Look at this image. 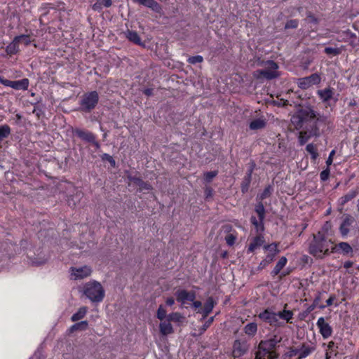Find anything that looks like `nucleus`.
<instances>
[{
	"mask_svg": "<svg viewBox=\"0 0 359 359\" xmlns=\"http://www.w3.org/2000/svg\"><path fill=\"white\" fill-rule=\"evenodd\" d=\"M273 191V187L271 185H268L264 189L263 192L259 196V198L261 201L269 197Z\"/></svg>",
	"mask_w": 359,
	"mask_h": 359,
	"instance_id": "40",
	"label": "nucleus"
},
{
	"mask_svg": "<svg viewBox=\"0 0 359 359\" xmlns=\"http://www.w3.org/2000/svg\"><path fill=\"white\" fill-rule=\"evenodd\" d=\"M159 330L161 334L163 336H166L174 332L172 325L168 319L161 322L159 324Z\"/></svg>",
	"mask_w": 359,
	"mask_h": 359,
	"instance_id": "20",
	"label": "nucleus"
},
{
	"mask_svg": "<svg viewBox=\"0 0 359 359\" xmlns=\"http://www.w3.org/2000/svg\"><path fill=\"white\" fill-rule=\"evenodd\" d=\"M276 314L278 315V318L279 317L283 320H285L287 322H289L290 320H291L293 316V313L292 311L285 310V309H284L282 311H279Z\"/></svg>",
	"mask_w": 359,
	"mask_h": 359,
	"instance_id": "37",
	"label": "nucleus"
},
{
	"mask_svg": "<svg viewBox=\"0 0 359 359\" xmlns=\"http://www.w3.org/2000/svg\"><path fill=\"white\" fill-rule=\"evenodd\" d=\"M299 349L300 351L298 359H302L311 354L315 350V346H306L305 344H302Z\"/></svg>",
	"mask_w": 359,
	"mask_h": 359,
	"instance_id": "24",
	"label": "nucleus"
},
{
	"mask_svg": "<svg viewBox=\"0 0 359 359\" xmlns=\"http://www.w3.org/2000/svg\"><path fill=\"white\" fill-rule=\"evenodd\" d=\"M255 211L258 215L259 220H260L261 231H264V220L265 218V208L263 203L260 201L255 205Z\"/></svg>",
	"mask_w": 359,
	"mask_h": 359,
	"instance_id": "19",
	"label": "nucleus"
},
{
	"mask_svg": "<svg viewBox=\"0 0 359 359\" xmlns=\"http://www.w3.org/2000/svg\"><path fill=\"white\" fill-rule=\"evenodd\" d=\"M299 21L297 19L288 20L285 25V29H296L298 27Z\"/></svg>",
	"mask_w": 359,
	"mask_h": 359,
	"instance_id": "45",
	"label": "nucleus"
},
{
	"mask_svg": "<svg viewBox=\"0 0 359 359\" xmlns=\"http://www.w3.org/2000/svg\"><path fill=\"white\" fill-rule=\"evenodd\" d=\"M102 160L108 161L112 167L116 166V161L111 156L108 154H104L102 156Z\"/></svg>",
	"mask_w": 359,
	"mask_h": 359,
	"instance_id": "46",
	"label": "nucleus"
},
{
	"mask_svg": "<svg viewBox=\"0 0 359 359\" xmlns=\"http://www.w3.org/2000/svg\"><path fill=\"white\" fill-rule=\"evenodd\" d=\"M321 78L317 73L312 74L311 75L303 78L298 79V86L302 89H307L313 85L320 83Z\"/></svg>",
	"mask_w": 359,
	"mask_h": 359,
	"instance_id": "8",
	"label": "nucleus"
},
{
	"mask_svg": "<svg viewBox=\"0 0 359 359\" xmlns=\"http://www.w3.org/2000/svg\"><path fill=\"white\" fill-rule=\"evenodd\" d=\"M47 262V259H34L33 261H32V263L33 264L36 265V266H40V265H43L44 264H46Z\"/></svg>",
	"mask_w": 359,
	"mask_h": 359,
	"instance_id": "55",
	"label": "nucleus"
},
{
	"mask_svg": "<svg viewBox=\"0 0 359 359\" xmlns=\"http://www.w3.org/2000/svg\"><path fill=\"white\" fill-rule=\"evenodd\" d=\"M317 326L319 328V332L324 339H327L332 335V328L325 322L323 317L318 318L317 321Z\"/></svg>",
	"mask_w": 359,
	"mask_h": 359,
	"instance_id": "13",
	"label": "nucleus"
},
{
	"mask_svg": "<svg viewBox=\"0 0 359 359\" xmlns=\"http://www.w3.org/2000/svg\"><path fill=\"white\" fill-rule=\"evenodd\" d=\"M257 330V325L255 323H250L247 324L244 327V331L246 334L253 336Z\"/></svg>",
	"mask_w": 359,
	"mask_h": 359,
	"instance_id": "33",
	"label": "nucleus"
},
{
	"mask_svg": "<svg viewBox=\"0 0 359 359\" xmlns=\"http://www.w3.org/2000/svg\"><path fill=\"white\" fill-rule=\"evenodd\" d=\"M102 6L109 8L112 5V0H99Z\"/></svg>",
	"mask_w": 359,
	"mask_h": 359,
	"instance_id": "58",
	"label": "nucleus"
},
{
	"mask_svg": "<svg viewBox=\"0 0 359 359\" xmlns=\"http://www.w3.org/2000/svg\"><path fill=\"white\" fill-rule=\"evenodd\" d=\"M266 125V121L262 118H257L250 123L249 128L251 130H259L264 128Z\"/></svg>",
	"mask_w": 359,
	"mask_h": 359,
	"instance_id": "27",
	"label": "nucleus"
},
{
	"mask_svg": "<svg viewBox=\"0 0 359 359\" xmlns=\"http://www.w3.org/2000/svg\"><path fill=\"white\" fill-rule=\"evenodd\" d=\"M262 65L267 66L264 69H257L253 72V76L257 79H266V80H272L279 76L277 72L278 65L273 60L262 61Z\"/></svg>",
	"mask_w": 359,
	"mask_h": 359,
	"instance_id": "3",
	"label": "nucleus"
},
{
	"mask_svg": "<svg viewBox=\"0 0 359 359\" xmlns=\"http://www.w3.org/2000/svg\"><path fill=\"white\" fill-rule=\"evenodd\" d=\"M324 52L327 55H337L341 54V50L339 48L326 47Z\"/></svg>",
	"mask_w": 359,
	"mask_h": 359,
	"instance_id": "42",
	"label": "nucleus"
},
{
	"mask_svg": "<svg viewBox=\"0 0 359 359\" xmlns=\"http://www.w3.org/2000/svg\"><path fill=\"white\" fill-rule=\"evenodd\" d=\"M167 319L170 322L181 323L184 320L185 318L180 313L173 312L168 315Z\"/></svg>",
	"mask_w": 359,
	"mask_h": 359,
	"instance_id": "32",
	"label": "nucleus"
},
{
	"mask_svg": "<svg viewBox=\"0 0 359 359\" xmlns=\"http://www.w3.org/2000/svg\"><path fill=\"white\" fill-rule=\"evenodd\" d=\"M265 355H264L262 350L259 349V351L256 353L255 359H264Z\"/></svg>",
	"mask_w": 359,
	"mask_h": 359,
	"instance_id": "63",
	"label": "nucleus"
},
{
	"mask_svg": "<svg viewBox=\"0 0 359 359\" xmlns=\"http://www.w3.org/2000/svg\"><path fill=\"white\" fill-rule=\"evenodd\" d=\"M128 179L129 180L130 182H133L136 185H138V184L142 180L140 177L133 175H128Z\"/></svg>",
	"mask_w": 359,
	"mask_h": 359,
	"instance_id": "54",
	"label": "nucleus"
},
{
	"mask_svg": "<svg viewBox=\"0 0 359 359\" xmlns=\"http://www.w3.org/2000/svg\"><path fill=\"white\" fill-rule=\"evenodd\" d=\"M299 351H300L299 348H290V352H289V355L290 357L294 356V355H296L298 353L299 354Z\"/></svg>",
	"mask_w": 359,
	"mask_h": 359,
	"instance_id": "59",
	"label": "nucleus"
},
{
	"mask_svg": "<svg viewBox=\"0 0 359 359\" xmlns=\"http://www.w3.org/2000/svg\"><path fill=\"white\" fill-rule=\"evenodd\" d=\"M334 154H335V151L334 150H332L330 152V155H329V156H328V158H327V159L326 161V164H327V167H329L330 165H332V161H333V156H334Z\"/></svg>",
	"mask_w": 359,
	"mask_h": 359,
	"instance_id": "56",
	"label": "nucleus"
},
{
	"mask_svg": "<svg viewBox=\"0 0 359 359\" xmlns=\"http://www.w3.org/2000/svg\"><path fill=\"white\" fill-rule=\"evenodd\" d=\"M236 239V236L231 233L228 234L225 238L226 243L230 246L233 245L235 243Z\"/></svg>",
	"mask_w": 359,
	"mask_h": 359,
	"instance_id": "50",
	"label": "nucleus"
},
{
	"mask_svg": "<svg viewBox=\"0 0 359 359\" xmlns=\"http://www.w3.org/2000/svg\"><path fill=\"white\" fill-rule=\"evenodd\" d=\"M214 317H210L203 325V330H205L213 322Z\"/></svg>",
	"mask_w": 359,
	"mask_h": 359,
	"instance_id": "61",
	"label": "nucleus"
},
{
	"mask_svg": "<svg viewBox=\"0 0 359 359\" xmlns=\"http://www.w3.org/2000/svg\"><path fill=\"white\" fill-rule=\"evenodd\" d=\"M216 302L212 297H209L204 304L203 309H199L198 313L202 314L203 319L205 318L212 311Z\"/></svg>",
	"mask_w": 359,
	"mask_h": 359,
	"instance_id": "16",
	"label": "nucleus"
},
{
	"mask_svg": "<svg viewBox=\"0 0 359 359\" xmlns=\"http://www.w3.org/2000/svg\"><path fill=\"white\" fill-rule=\"evenodd\" d=\"M311 137H313V136L311 135V134L309 133L308 130H306L305 131H301L299 133V144L300 145H304V144H306L307 142V141Z\"/></svg>",
	"mask_w": 359,
	"mask_h": 359,
	"instance_id": "36",
	"label": "nucleus"
},
{
	"mask_svg": "<svg viewBox=\"0 0 359 359\" xmlns=\"http://www.w3.org/2000/svg\"><path fill=\"white\" fill-rule=\"evenodd\" d=\"M73 133L81 140L88 143L94 142V139H96L95 135L93 133L80 128H75Z\"/></svg>",
	"mask_w": 359,
	"mask_h": 359,
	"instance_id": "15",
	"label": "nucleus"
},
{
	"mask_svg": "<svg viewBox=\"0 0 359 359\" xmlns=\"http://www.w3.org/2000/svg\"><path fill=\"white\" fill-rule=\"evenodd\" d=\"M353 221L354 219L350 215L346 216L344 219L339 227V232L342 237H345L348 235L349 232V226L352 224Z\"/></svg>",
	"mask_w": 359,
	"mask_h": 359,
	"instance_id": "17",
	"label": "nucleus"
},
{
	"mask_svg": "<svg viewBox=\"0 0 359 359\" xmlns=\"http://www.w3.org/2000/svg\"><path fill=\"white\" fill-rule=\"evenodd\" d=\"M83 294L91 302L98 303L104 297V290L100 283L93 280L84 285Z\"/></svg>",
	"mask_w": 359,
	"mask_h": 359,
	"instance_id": "2",
	"label": "nucleus"
},
{
	"mask_svg": "<svg viewBox=\"0 0 359 359\" xmlns=\"http://www.w3.org/2000/svg\"><path fill=\"white\" fill-rule=\"evenodd\" d=\"M167 316L165 309L163 308V305H160L156 313L157 318L163 321L165 320V318L167 319Z\"/></svg>",
	"mask_w": 359,
	"mask_h": 359,
	"instance_id": "39",
	"label": "nucleus"
},
{
	"mask_svg": "<svg viewBox=\"0 0 359 359\" xmlns=\"http://www.w3.org/2000/svg\"><path fill=\"white\" fill-rule=\"evenodd\" d=\"M330 170L327 167L325 170H323L320 174V180L323 182L326 181L330 176Z\"/></svg>",
	"mask_w": 359,
	"mask_h": 359,
	"instance_id": "49",
	"label": "nucleus"
},
{
	"mask_svg": "<svg viewBox=\"0 0 359 359\" xmlns=\"http://www.w3.org/2000/svg\"><path fill=\"white\" fill-rule=\"evenodd\" d=\"M72 276H74V280L83 279L90 276L92 269L88 266H83L82 267H71Z\"/></svg>",
	"mask_w": 359,
	"mask_h": 359,
	"instance_id": "12",
	"label": "nucleus"
},
{
	"mask_svg": "<svg viewBox=\"0 0 359 359\" xmlns=\"http://www.w3.org/2000/svg\"><path fill=\"white\" fill-rule=\"evenodd\" d=\"M306 17L309 20V22H313L314 24L318 23V20L312 14L311 12H308L306 13Z\"/></svg>",
	"mask_w": 359,
	"mask_h": 359,
	"instance_id": "53",
	"label": "nucleus"
},
{
	"mask_svg": "<svg viewBox=\"0 0 359 359\" xmlns=\"http://www.w3.org/2000/svg\"><path fill=\"white\" fill-rule=\"evenodd\" d=\"M312 121H313L312 123L306 126V130L313 137H319L320 135V128L322 126H326L330 123L327 116L320 114Z\"/></svg>",
	"mask_w": 359,
	"mask_h": 359,
	"instance_id": "5",
	"label": "nucleus"
},
{
	"mask_svg": "<svg viewBox=\"0 0 359 359\" xmlns=\"http://www.w3.org/2000/svg\"><path fill=\"white\" fill-rule=\"evenodd\" d=\"M306 150L308 153H309L311 155V158L313 161H315L318 158V153L317 152L316 146L313 144H307L306 147Z\"/></svg>",
	"mask_w": 359,
	"mask_h": 359,
	"instance_id": "38",
	"label": "nucleus"
},
{
	"mask_svg": "<svg viewBox=\"0 0 359 359\" xmlns=\"http://www.w3.org/2000/svg\"><path fill=\"white\" fill-rule=\"evenodd\" d=\"M88 327V323L87 320H83L79 323H76L72 325L69 328L70 332H74L76 331H85L87 330Z\"/></svg>",
	"mask_w": 359,
	"mask_h": 359,
	"instance_id": "26",
	"label": "nucleus"
},
{
	"mask_svg": "<svg viewBox=\"0 0 359 359\" xmlns=\"http://www.w3.org/2000/svg\"><path fill=\"white\" fill-rule=\"evenodd\" d=\"M141 190H151V186L149 183L147 182H144L142 180L140 181V182L137 185Z\"/></svg>",
	"mask_w": 359,
	"mask_h": 359,
	"instance_id": "51",
	"label": "nucleus"
},
{
	"mask_svg": "<svg viewBox=\"0 0 359 359\" xmlns=\"http://www.w3.org/2000/svg\"><path fill=\"white\" fill-rule=\"evenodd\" d=\"M258 316L261 320L269 323L271 325H275L278 320V315L269 309H265Z\"/></svg>",
	"mask_w": 359,
	"mask_h": 359,
	"instance_id": "14",
	"label": "nucleus"
},
{
	"mask_svg": "<svg viewBox=\"0 0 359 359\" xmlns=\"http://www.w3.org/2000/svg\"><path fill=\"white\" fill-rule=\"evenodd\" d=\"M218 175L217 170L207 172L204 173V180L206 182L210 183L212 181L213 178Z\"/></svg>",
	"mask_w": 359,
	"mask_h": 359,
	"instance_id": "41",
	"label": "nucleus"
},
{
	"mask_svg": "<svg viewBox=\"0 0 359 359\" xmlns=\"http://www.w3.org/2000/svg\"><path fill=\"white\" fill-rule=\"evenodd\" d=\"M251 180L252 177L245 175L241 184V189L243 194L248 192L251 183Z\"/></svg>",
	"mask_w": 359,
	"mask_h": 359,
	"instance_id": "34",
	"label": "nucleus"
},
{
	"mask_svg": "<svg viewBox=\"0 0 359 359\" xmlns=\"http://www.w3.org/2000/svg\"><path fill=\"white\" fill-rule=\"evenodd\" d=\"M291 122L294 126L296 129H300L302 128L304 121L297 110L296 113L292 116Z\"/></svg>",
	"mask_w": 359,
	"mask_h": 359,
	"instance_id": "30",
	"label": "nucleus"
},
{
	"mask_svg": "<svg viewBox=\"0 0 359 359\" xmlns=\"http://www.w3.org/2000/svg\"><path fill=\"white\" fill-rule=\"evenodd\" d=\"M358 191L357 189L350 191L348 194L341 197V204L344 205V203L352 200L358 195Z\"/></svg>",
	"mask_w": 359,
	"mask_h": 359,
	"instance_id": "35",
	"label": "nucleus"
},
{
	"mask_svg": "<svg viewBox=\"0 0 359 359\" xmlns=\"http://www.w3.org/2000/svg\"><path fill=\"white\" fill-rule=\"evenodd\" d=\"M204 193L206 198H211L213 196V189L210 187H205Z\"/></svg>",
	"mask_w": 359,
	"mask_h": 359,
	"instance_id": "52",
	"label": "nucleus"
},
{
	"mask_svg": "<svg viewBox=\"0 0 359 359\" xmlns=\"http://www.w3.org/2000/svg\"><path fill=\"white\" fill-rule=\"evenodd\" d=\"M281 340V337L274 335L269 339L261 341L258 348L259 349L262 350L264 355H268L269 359H273L272 357V352H271V351L275 348Z\"/></svg>",
	"mask_w": 359,
	"mask_h": 359,
	"instance_id": "6",
	"label": "nucleus"
},
{
	"mask_svg": "<svg viewBox=\"0 0 359 359\" xmlns=\"http://www.w3.org/2000/svg\"><path fill=\"white\" fill-rule=\"evenodd\" d=\"M287 264V259L285 257H282L279 261L277 262L276 265L273 268V269L271 271V275L273 276H275L278 275L281 269L286 265Z\"/></svg>",
	"mask_w": 359,
	"mask_h": 359,
	"instance_id": "28",
	"label": "nucleus"
},
{
	"mask_svg": "<svg viewBox=\"0 0 359 359\" xmlns=\"http://www.w3.org/2000/svg\"><path fill=\"white\" fill-rule=\"evenodd\" d=\"M15 37H16L18 43H23L26 46H28L31 43L29 35L22 34L20 36H17Z\"/></svg>",
	"mask_w": 359,
	"mask_h": 359,
	"instance_id": "44",
	"label": "nucleus"
},
{
	"mask_svg": "<svg viewBox=\"0 0 359 359\" xmlns=\"http://www.w3.org/2000/svg\"><path fill=\"white\" fill-rule=\"evenodd\" d=\"M331 243V240L327 239L319 231L313 235V239L309 245V253L317 258L323 259L331 252L329 251V245Z\"/></svg>",
	"mask_w": 359,
	"mask_h": 359,
	"instance_id": "1",
	"label": "nucleus"
},
{
	"mask_svg": "<svg viewBox=\"0 0 359 359\" xmlns=\"http://www.w3.org/2000/svg\"><path fill=\"white\" fill-rule=\"evenodd\" d=\"M203 61V57L201 55L192 56L188 59V62L193 65L196 63H201Z\"/></svg>",
	"mask_w": 359,
	"mask_h": 359,
	"instance_id": "47",
	"label": "nucleus"
},
{
	"mask_svg": "<svg viewBox=\"0 0 359 359\" xmlns=\"http://www.w3.org/2000/svg\"><path fill=\"white\" fill-rule=\"evenodd\" d=\"M255 167H256L255 163L254 162V161H251L248 163V168L245 175L250 176V177H252V172H253Z\"/></svg>",
	"mask_w": 359,
	"mask_h": 359,
	"instance_id": "48",
	"label": "nucleus"
},
{
	"mask_svg": "<svg viewBox=\"0 0 359 359\" xmlns=\"http://www.w3.org/2000/svg\"><path fill=\"white\" fill-rule=\"evenodd\" d=\"M126 37L130 41L137 45H142L141 39L136 32L128 30L126 33Z\"/></svg>",
	"mask_w": 359,
	"mask_h": 359,
	"instance_id": "29",
	"label": "nucleus"
},
{
	"mask_svg": "<svg viewBox=\"0 0 359 359\" xmlns=\"http://www.w3.org/2000/svg\"><path fill=\"white\" fill-rule=\"evenodd\" d=\"M299 108L297 109L298 113L300 114L304 123L311 121L315 119L316 116L319 114L313 109V107L310 105L302 106L299 105Z\"/></svg>",
	"mask_w": 359,
	"mask_h": 359,
	"instance_id": "10",
	"label": "nucleus"
},
{
	"mask_svg": "<svg viewBox=\"0 0 359 359\" xmlns=\"http://www.w3.org/2000/svg\"><path fill=\"white\" fill-rule=\"evenodd\" d=\"M8 248H11L10 245L7 242H4L1 244V250L4 252H6L9 255Z\"/></svg>",
	"mask_w": 359,
	"mask_h": 359,
	"instance_id": "57",
	"label": "nucleus"
},
{
	"mask_svg": "<svg viewBox=\"0 0 359 359\" xmlns=\"http://www.w3.org/2000/svg\"><path fill=\"white\" fill-rule=\"evenodd\" d=\"M87 311H88V309L86 306H82V307L79 308L78 311L76 313H75L74 314H73L72 316L71 317L72 321L76 322V321H78V320L82 319L83 318H84V316H86V314L87 313Z\"/></svg>",
	"mask_w": 359,
	"mask_h": 359,
	"instance_id": "31",
	"label": "nucleus"
},
{
	"mask_svg": "<svg viewBox=\"0 0 359 359\" xmlns=\"http://www.w3.org/2000/svg\"><path fill=\"white\" fill-rule=\"evenodd\" d=\"M264 243V236L262 234H259L255 237L252 241L250 243L248 247L249 252H253L255 249L260 247Z\"/></svg>",
	"mask_w": 359,
	"mask_h": 359,
	"instance_id": "22",
	"label": "nucleus"
},
{
	"mask_svg": "<svg viewBox=\"0 0 359 359\" xmlns=\"http://www.w3.org/2000/svg\"><path fill=\"white\" fill-rule=\"evenodd\" d=\"M316 307V306L313 304H312L311 305H310L307 309L306 310L304 311V315H308L309 313H310L312 311L314 310V309Z\"/></svg>",
	"mask_w": 359,
	"mask_h": 359,
	"instance_id": "62",
	"label": "nucleus"
},
{
	"mask_svg": "<svg viewBox=\"0 0 359 359\" xmlns=\"http://www.w3.org/2000/svg\"><path fill=\"white\" fill-rule=\"evenodd\" d=\"M264 248L265 250L269 251V252L266 256L265 259L259 264V268H264L266 265L271 263L276 255L280 252V250L278 249V244L276 243H273L271 244L264 245Z\"/></svg>",
	"mask_w": 359,
	"mask_h": 359,
	"instance_id": "9",
	"label": "nucleus"
},
{
	"mask_svg": "<svg viewBox=\"0 0 359 359\" xmlns=\"http://www.w3.org/2000/svg\"><path fill=\"white\" fill-rule=\"evenodd\" d=\"M18 44L19 43L16 37H15L13 41L6 46V53L10 55L16 54L19 51Z\"/></svg>",
	"mask_w": 359,
	"mask_h": 359,
	"instance_id": "25",
	"label": "nucleus"
},
{
	"mask_svg": "<svg viewBox=\"0 0 359 359\" xmlns=\"http://www.w3.org/2000/svg\"><path fill=\"white\" fill-rule=\"evenodd\" d=\"M317 94L323 102H327L333 97L334 89L329 87L319 90L317 91Z\"/></svg>",
	"mask_w": 359,
	"mask_h": 359,
	"instance_id": "21",
	"label": "nucleus"
},
{
	"mask_svg": "<svg viewBox=\"0 0 359 359\" xmlns=\"http://www.w3.org/2000/svg\"><path fill=\"white\" fill-rule=\"evenodd\" d=\"M99 101V95L97 91L85 93L80 102L81 111L89 113L97 106Z\"/></svg>",
	"mask_w": 359,
	"mask_h": 359,
	"instance_id": "4",
	"label": "nucleus"
},
{
	"mask_svg": "<svg viewBox=\"0 0 359 359\" xmlns=\"http://www.w3.org/2000/svg\"><path fill=\"white\" fill-rule=\"evenodd\" d=\"M250 222L256 227L257 231H259L258 226L259 224V220L258 221L255 216H252Z\"/></svg>",
	"mask_w": 359,
	"mask_h": 359,
	"instance_id": "60",
	"label": "nucleus"
},
{
	"mask_svg": "<svg viewBox=\"0 0 359 359\" xmlns=\"http://www.w3.org/2000/svg\"><path fill=\"white\" fill-rule=\"evenodd\" d=\"M102 8V6L99 0L93 5V8L95 11L100 10Z\"/></svg>",
	"mask_w": 359,
	"mask_h": 359,
	"instance_id": "64",
	"label": "nucleus"
},
{
	"mask_svg": "<svg viewBox=\"0 0 359 359\" xmlns=\"http://www.w3.org/2000/svg\"><path fill=\"white\" fill-rule=\"evenodd\" d=\"M135 2L157 11L160 8L159 4L155 0H134Z\"/></svg>",
	"mask_w": 359,
	"mask_h": 359,
	"instance_id": "23",
	"label": "nucleus"
},
{
	"mask_svg": "<svg viewBox=\"0 0 359 359\" xmlns=\"http://www.w3.org/2000/svg\"><path fill=\"white\" fill-rule=\"evenodd\" d=\"M339 250H341L344 255H348L350 253L352 254L353 252L352 247L346 242H341L339 244L332 247L331 252H337L339 251Z\"/></svg>",
	"mask_w": 359,
	"mask_h": 359,
	"instance_id": "18",
	"label": "nucleus"
},
{
	"mask_svg": "<svg viewBox=\"0 0 359 359\" xmlns=\"http://www.w3.org/2000/svg\"><path fill=\"white\" fill-rule=\"evenodd\" d=\"M176 300L182 304H184L187 301L194 302L196 299V292L193 290L187 291L186 290H177L175 293Z\"/></svg>",
	"mask_w": 359,
	"mask_h": 359,
	"instance_id": "11",
	"label": "nucleus"
},
{
	"mask_svg": "<svg viewBox=\"0 0 359 359\" xmlns=\"http://www.w3.org/2000/svg\"><path fill=\"white\" fill-rule=\"evenodd\" d=\"M325 293V292H318L317 295L314 298L313 304H315L316 306H318L320 309H323L325 308L326 306L323 304L319 305V302L321 301V296L323 294Z\"/></svg>",
	"mask_w": 359,
	"mask_h": 359,
	"instance_id": "43",
	"label": "nucleus"
},
{
	"mask_svg": "<svg viewBox=\"0 0 359 359\" xmlns=\"http://www.w3.org/2000/svg\"><path fill=\"white\" fill-rule=\"evenodd\" d=\"M0 83L5 86L11 87L15 90H26L28 89L29 81L27 78L18 81H11L5 79L4 76H0Z\"/></svg>",
	"mask_w": 359,
	"mask_h": 359,
	"instance_id": "7",
	"label": "nucleus"
}]
</instances>
